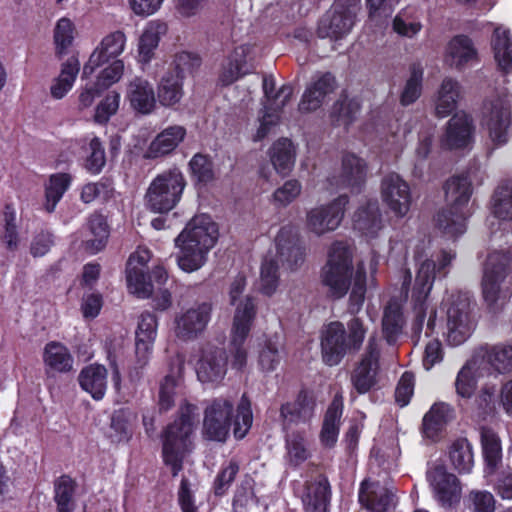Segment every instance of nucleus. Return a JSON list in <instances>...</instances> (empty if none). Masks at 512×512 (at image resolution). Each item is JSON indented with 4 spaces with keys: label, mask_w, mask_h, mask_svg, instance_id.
<instances>
[{
    "label": "nucleus",
    "mask_w": 512,
    "mask_h": 512,
    "mask_svg": "<svg viewBox=\"0 0 512 512\" xmlns=\"http://www.w3.org/2000/svg\"><path fill=\"white\" fill-rule=\"evenodd\" d=\"M203 414L202 434L206 439L217 442L226 441L232 424L235 438H244L253 422L251 402L245 394L237 405L234 422V404L227 398L218 397L208 401Z\"/></svg>",
    "instance_id": "nucleus-2"
},
{
    "label": "nucleus",
    "mask_w": 512,
    "mask_h": 512,
    "mask_svg": "<svg viewBox=\"0 0 512 512\" xmlns=\"http://www.w3.org/2000/svg\"><path fill=\"white\" fill-rule=\"evenodd\" d=\"M358 10L359 0H335L318 24V36L332 40L344 38L351 32Z\"/></svg>",
    "instance_id": "nucleus-11"
},
{
    "label": "nucleus",
    "mask_w": 512,
    "mask_h": 512,
    "mask_svg": "<svg viewBox=\"0 0 512 512\" xmlns=\"http://www.w3.org/2000/svg\"><path fill=\"white\" fill-rule=\"evenodd\" d=\"M210 302L195 303L181 310L174 318V334L181 341H193L206 330L212 316Z\"/></svg>",
    "instance_id": "nucleus-14"
},
{
    "label": "nucleus",
    "mask_w": 512,
    "mask_h": 512,
    "mask_svg": "<svg viewBox=\"0 0 512 512\" xmlns=\"http://www.w3.org/2000/svg\"><path fill=\"white\" fill-rule=\"evenodd\" d=\"M166 31L167 26L164 22L152 20L146 24L138 41V56L140 62L148 63L151 61L158 47L160 38Z\"/></svg>",
    "instance_id": "nucleus-38"
},
{
    "label": "nucleus",
    "mask_w": 512,
    "mask_h": 512,
    "mask_svg": "<svg viewBox=\"0 0 512 512\" xmlns=\"http://www.w3.org/2000/svg\"><path fill=\"white\" fill-rule=\"evenodd\" d=\"M449 458L456 470L469 472L473 466V453L467 439L455 440L449 450Z\"/></svg>",
    "instance_id": "nucleus-49"
},
{
    "label": "nucleus",
    "mask_w": 512,
    "mask_h": 512,
    "mask_svg": "<svg viewBox=\"0 0 512 512\" xmlns=\"http://www.w3.org/2000/svg\"><path fill=\"white\" fill-rule=\"evenodd\" d=\"M183 76L174 72L165 73L157 85V98L164 107L178 104L183 97Z\"/></svg>",
    "instance_id": "nucleus-42"
},
{
    "label": "nucleus",
    "mask_w": 512,
    "mask_h": 512,
    "mask_svg": "<svg viewBox=\"0 0 512 512\" xmlns=\"http://www.w3.org/2000/svg\"><path fill=\"white\" fill-rule=\"evenodd\" d=\"M427 480L436 501L445 508L459 503L462 488L458 478L447 472L441 464H434L427 470Z\"/></svg>",
    "instance_id": "nucleus-17"
},
{
    "label": "nucleus",
    "mask_w": 512,
    "mask_h": 512,
    "mask_svg": "<svg viewBox=\"0 0 512 512\" xmlns=\"http://www.w3.org/2000/svg\"><path fill=\"white\" fill-rule=\"evenodd\" d=\"M74 39V25L68 18H61L57 21L54 29V43L56 55L62 57L72 45Z\"/></svg>",
    "instance_id": "nucleus-56"
},
{
    "label": "nucleus",
    "mask_w": 512,
    "mask_h": 512,
    "mask_svg": "<svg viewBox=\"0 0 512 512\" xmlns=\"http://www.w3.org/2000/svg\"><path fill=\"white\" fill-rule=\"evenodd\" d=\"M510 257L507 253L495 251L489 254L482 278V293L490 307L504 303L511 294V285L507 282L510 269Z\"/></svg>",
    "instance_id": "nucleus-9"
},
{
    "label": "nucleus",
    "mask_w": 512,
    "mask_h": 512,
    "mask_svg": "<svg viewBox=\"0 0 512 512\" xmlns=\"http://www.w3.org/2000/svg\"><path fill=\"white\" fill-rule=\"evenodd\" d=\"M187 131L182 125H170L161 130L143 150L142 158L156 160L171 155L184 141Z\"/></svg>",
    "instance_id": "nucleus-22"
},
{
    "label": "nucleus",
    "mask_w": 512,
    "mask_h": 512,
    "mask_svg": "<svg viewBox=\"0 0 512 512\" xmlns=\"http://www.w3.org/2000/svg\"><path fill=\"white\" fill-rule=\"evenodd\" d=\"M454 418V409L445 402L434 403L424 415L422 432L426 438L435 440L445 426Z\"/></svg>",
    "instance_id": "nucleus-34"
},
{
    "label": "nucleus",
    "mask_w": 512,
    "mask_h": 512,
    "mask_svg": "<svg viewBox=\"0 0 512 512\" xmlns=\"http://www.w3.org/2000/svg\"><path fill=\"white\" fill-rule=\"evenodd\" d=\"M76 145L79 146V156L84 159L85 170L92 174H99L105 164L106 156L102 142L98 137H86L83 140L77 141Z\"/></svg>",
    "instance_id": "nucleus-35"
},
{
    "label": "nucleus",
    "mask_w": 512,
    "mask_h": 512,
    "mask_svg": "<svg viewBox=\"0 0 512 512\" xmlns=\"http://www.w3.org/2000/svg\"><path fill=\"white\" fill-rule=\"evenodd\" d=\"M472 137V120L466 114L458 113L448 121L441 143L448 149H460L468 146Z\"/></svg>",
    "instance_id": "nucleus-29"
},
{
    "label": "nucleus",
    "mask_w": 512,
    "mask_h": 512,
    "mask_svg": "<svg viewBox=\"0 0 512 512\" xmlns=\"http://www.w3.org/2000/svg\"><path fill=\"white\" fill-rule=\"evenodd\" d=\"M280 342L278 336L265 340L259 352V365L264 371H273L280 362Z\"/></svg>",
    "instance_id": "nucleus-58"
},
{
    "label": "nucleus",
    "mask_w": 512,
    "mask_h": 512,
    "mask_svg": "<svg viewBox=\"0 0 512 512\" xmlns=\"http://www.w3.org/2000/svg\"><path fill=\"white\" fill-rule=\"evenodd\" d=\"M481 442L487 465L491 468H495L502 456L499 437L492 429L483 427L481 429Z\"/></svg>",
    "instance_id": "nucleus-54"
},
{
    "label": "nucleus",
    "mask_w": 512,
    "mask_h": 512,
    "mask_svg": "<svg viewBox=\"0 0 512 512\" xmlns=\"http://www.w3.org/2000/svg\"><path fill=\"white\" fill-rule=\"evenodd\" d=\"M280 273L279 262L272 252H269L262 260L260 266V277L258 281L259 291L266 295L272 296L279 285Z\"/></svg>",
    "instance_id": "nucleus-45"
},
{
    "label": "nucleus",
    "mask_w": 512,
    "mask_h": 512,
    "mask_svg": "<svg viewBox=\"0 0 512 512\" xmlns=\"http://www.w3.org/2000/svg\"><path fill=\"white\" fill-rule=\"evenodd\" d=\"M367 175L366 162L355 154L348 153L342 158V166L337 177H334L338 187H358L364 183Z\"/></svg>",
    "instance_id": "nucleus-33"
},
{
    "label": "nucleus",
    "mask_w": 512,
    "mask_h": 512,
    "mask_svg": "<svg viewBox=\"0 0 512 512\" xmlns=\"http://www.w3.org/2000/svg\"><path fill=\"white\" fill-rule=\"evenodd\" d=\"M127 286L131 294L138 298H149L154 291V284L151 277L147 278L144 269L127 268Z\"/></svg>",
    "instance_id": "nucleus-51"
},
{
    "label": "nucleus",
    "mask_w": 512,
    "mask_h": 512,
    "mask_svg": "<svg viewBox=\"0 0 512 512\" xmlns=\"http://www.w3.org/2000/svg\"><path fill=\"white\" fill-rule=\"evenodd\" d=\"M228 357L223 348L205 346L196 365L198 379L203 383H218L227 372Z\"/></svg>",
    "instance_id": "nucleus-20"
},
{
    "label": "nucleus",
    "mask_w": 512,
    "mask_h": 512,
    "mask_svg": "<svg viewBox=\"0 0 512 512\" xmlns=\"http://www.w3.org/2000/svg\"><path fill=\"white\" fill-rule=\"evenodd\" d=\"M471 193V183L467 177H452L446 182L445 196L447 208L440 210L435 217L437 228L446 237L456 238L465 233V208Z\"/></svg>",
    "instance_id": "nucleus-7"
},
{
    "label": "nucleus",
    "mask_w": 512,
    "mask_h": 512,
    "mask_svg": "<svg viewBox=\"0 0 512 512\" xmlns=\"http://www.w3.org/2000/svg\"><path fill=\"white\" fill-rule=\"evenodd\" d=\"M88 228L93 237L86 240V249L94 254L105 246L109 235L108 226L103 216L92 215Z\"/></svg>",
    "instance_id": "nucleus-52"
},
{
    "label": "nucleus",
    "mask_w": 512,
    "mask_h": 512,
    "mask_svg": "<svg viewBox=\"0 0 512 512\" xmlns=\"http://www.w3.org/2000/svg\"><path fill=\"white\" fill-rule=\"evenodd\" d=\"M107 374V369L103 365H88L78 376L79 384L93 399L101 400L107 390Z\"/></svg>",
    "instance_id": "nucleus-36"
},
{
    "label": "nucleus",
    "mask_w": 512,
    "mask_h": 512,
    "mask_svg": "<svg viewBox=\"0 0 512 512\" xmlns=\"http://www.w3.org/2000/svg\"><path fill=\"white\" fill-rule=\"evenodd\" d=\"M493 213L502 221L512 220V185H502L493 196Z\"/></svg>",
    "instance_id": "nucleus-55"
},
{
    "label": "nucleus",
    "mask_w": 512,
    "mask_h": 512,
    "mask_svg": "<svg viewBox=\"0 0 512 512\" xmlns=\"http://www.w3.org/2000/svg\"><path fill=\"white\" fill-rule=\"evenodd\" d=\"M331 488L328 479L318 475L305 484L302 503L305 512H328Z\"/></svg>",
    "instance_id": "nucleus-26"
},
{
    "label": "nucleus",
    "mask_w": 512,
    "mask_h": 512,
    "mask_svg": "<svg viewBox=\"0 0 512 512\" xmlns=\"http://www.w3.org/2000/svg\"><path fill=\"white\" fill-rule=\"evenodd\" d=\"M80 70V63L77 57L71 56L61 65L60 74L55 77L50 85V95L53 99L64 98L72 89Z\"/></svg>",
    "instance_id": "nucleus-39"
},
{
    "label": "nucleus",
    "mask_w": 512,
    "mask_h": 512,
    "mask_svg": "<svg viewBox=\"0 0 512 512\" xmlns=\"http://www.w3.org/2000/svg\"><path fill=\"white\" fill-rule=\"evenodd\" d=\"M71 176L67 173H56L50 176L45 184V202L44 209L52 213L58 202L63 197L71 184Z\"/></svg>",
    "instance_id": "nucleus-46"
},
{
    "label": "nucleus",
    "mask_w": 512,
    "mask_h": 512,
    "mask_svg": "<svg viewBox=\"0 0 512 512\" xmlns=\"http://www.w3.org/2000/svg\"><path fill=\"white\" fill-rule=\"evenodd\" d=\"M348 197L340 195L327 204H321L311 208L306 214L307 230L320 237L335 231L341 224Z\"/></svg>",
    "instance_id": "nucleus-15"
},
{
    "label": "nucleus",
    "mask_w": 512,
    "mask_h": 512,
    "mask_svg": "<svg viewBox=\"0 0 512 512\" xmlns=\"http://www.w3.org/2000/svg\"><path fill=\"white\" fill-rule=\"evenodd\" d=\"M179 381V377L174 374L166 375L161 381L158 395V406L161 412H166L174 406Z\"/></svg>",
    "instance_id": "nucleus-59"
},
{
    "label": "nucleus",
    "mask_w": 512,
    "mask_h": 512,
    "mask_svg": "<svg viewBox=\"0 0 512 512\" xmlns=\"http://www.w3.org/2000/svg\"><path fill=\"white\" fill-rule=\"evenodd\" d=\"M483 125L494 148L508 143L511 136L510 104L506 97L497 96L485 102Z\"/></svg>",
    "instance_id": "nucleus-13"
},
{
    "label": "nucleus",
    "mask_w": 512,
    "mask_h": 512,
    "mask_svg": "<svg viewBox=\"0 0 512 512\" xmlns=\"http://www.w3.org/2000/svg\"><path fill=\"white\" fill-rule=\"evenodd\" d=\"M476 387V380L473 374V368L470 363H467L458 372L455 388L459 396L469 398L473 394Z\"/></svg>",
    "instance_id": "nucleus-64"
},
{
    "label": "nucleus",
    "mask_w": 512,
    "mask_h": 512,
    "mask_svg": "<svg viewBox=\"0 0 512 512\" xmlns=\"http://www.w3.org/2000/svg\"><path fill=\"white\" fill-rule=\"evenodd\" d=\"M218 236V226L209 215L194 216L175 238V245L179 248V268L188 273L199 270L206 263Z\"/></svg>",
    "instance_id": "nucleus-3"
},
{
    "label": "nucleus",
    "mask_w": 512,
    "mask_h": 512,
    "mask_svg": "<svg viewBox=\"0 0 512 512\" xmlns=\"http://www.w3.org/2000/svg\"><path fill=\"white\" fill-rule=\"evenodd\" d=\"M125 98L131 108L142 115H149L156 109L154 87L142 77H134L128 82Z\"/></svg>",
    "instance_id": "nucleus-25"
},
{
    "label": "nucleus",
    "mask_w": 512,
    "mask_h": 512,
    "mask_svg": "<svg viewBox=\"0 0 512 512\" xmlns=\"http://www.w3.org/2000/svg\"><path fill=\"white\" fill-rule=\"evenodd\" d=\"M276 253L273 256L278 259L282 265H287L288 269L294 270L304 261V249L299 244L294 230L291 226L282 227L276 238Z\"/></svg>",
    "instance_id": "nucleus-24"
},
{
    "label": "nucleus",
    "mask_w": 512,
    "mask_h": 512,
    "mask_svg": "<svg viewBox=\"0 0 512 512\" xmlns=\"http://www.w3.org/2000/svg\"><path fill=\"white\" fill-rule=\"evenodd\" d=\"M343 414V403L337 397L329 405L323 419L320 441L323 446L332 448L338 439Z\"/></svg>",
    "instance_id": "nucleus-40"
},
{
    "label": "nucleus",
    "mask_w": 512,
    "mask_h": 512,
    "mask_svg": "<svg viewBox=\"0 0 512 512\" xmlns=\"http://www.w3.org/2000/svg\"><path fill=\"white\" fill-rule=\"evenodd\" d=\"M383 333L389 343L401 333L403 326V316L400 305L395 301H390L384 310Z\"/></svg>",
    "instance_id": "nucleus-50"
},
{
    "label": "nucleus",
    "mask_w": 512,
    "mask_h": 512,
    "mask_svg": "<svg viewBox=\"0 0 512 512\" xmlns=\"http://www.w3.org/2000/svg\"><path fill=\"white\" fill-rule=\"evenodd\" d=\"M192 176L200 183H208L214 179L211 159L201 153L195 154L189 161Z\"/></svg>",
    "instance_id": "nucleus-61"
},
{
    "label": "nucleus",
    "mask_w": 512,
    "mask_h": 512,
    "mask_svg": "<svg viewBox=\"0 0 512 512\" xmlns=\"http://www.w3.org/2000/svg\"><path fill=\"white\" fill-rule=\"evenodd\" d=\"M270 161L274 169L283 175L288 174L295 163L296 151L293 143L287 138L278 139L269 149Z\"/></svg>",
    "instance_id": "nucleus-44"
},
{
    "label": "nucleus",
    "mask_w": 512,
    "mask_h": 512,
    "mask_svg": "<svg viewBox=\"0 0 512 512\" xmlns=\"http://www.w3.org/2000/svg\"><path fill=\"white\" fill-rule=\"evenodd\" d=\"M353 227L367 239L378 236L384 224L377 200H369L358 207L353 216Z\"/></svg>",
    "instance_id": "nucleus-27"
},
{
    "label": "nucleus",
    "mask_w": 512,
    "mask_h": 512,
    "mask_svg": "<svg viewBox=\"0 0 512 512\" xmlns=\"http://www.w3.org/2000/svg\"><path fill=\"white\" fill-rule=\"evenodd\" d=\"M127 37L123 31L116 30L107 34L91 53L83 67L82 78H88L94 71L111 58L120 56L126 47Z\"/></svg>",
    "instance_id": "nucleus-19"
},
{
    "label": "nucleus",
    "mask_w": 512,
    "mask_h": 512,
    "mask_svg": "<svg viewBox=\"0 0 512 512\" xmlns=\"http://www.w3.org/2000/svg\"><path fill=\"white\" fill-rule=\"evenodd\" d=\"M157 317L149 312L142 313L135 332V347L138 361L145 364L152 352L157 337Z\"/></svg>",
    "instance_id": "nucleus-30"
},
{
    "label": "nucleus",
    "mask_w": 512,
    "mask_h": 512,
    "mask_svg": "<svg viewBox=\"0 0 512 512\" xmlns=\"http://www.w3.org/2000/svg\"><path fill=\"white\" fill-rule=\"evenodd\" d=\"M321 282L330 298L338 300L349 291V311L357 313L365 300L366 271L363 263L357 265L353 277V248L345 241H335L327 253V261L321 270Z\"/></svg>",
    "instance_id": "nucleus-1"
},
{
    "label": "nucleus",
    "mask_w": 512,
    "mask_h": 512,
    "mask_svg": "<svg viewBox=\"0 0 512 512\" xmlns=\"http://www.w3.org/2000/svg\"><path fill=\"white\" fill-rule=\"evenodd\" d=\"M422 29L414 8L401 10L393 20V30L400 36L412 38Z\"/></svg>",
    "instance_id": "nucleus-48"
},
{
    "label": "nucleus",
    "mask_w": 512,
    "mask_h": 512,
    "mask_svg": "<svg viewBox=\"0 0 512 512\" xmlns=\"http://www.w3.org/2000/svg\"><path fill=\"white\" fill-rule=\"evenodd\" d=\"M186 184L179 168L161 172L149 184L144 196L145 206L154 213L171 211L180 202Z\"/></svg>",
    "instance_id": "nucleus-8"
},
{
    "label": "nucleus",
    "mask_w": 512,
    "mask_h": 512,
    "mask_svg": "<svg viewBox=\"0 0 512 512\" xmlns=\"http://www.w3.org/2000/svg\"><path fill=\"white\" fill-rule=\"evenodd\" d=\"M454 257L455 255L451 252L441 251L437 255L436 260L425 259L419 264L412 293L414 302V321L412 325L414 332L419 333L422 331L428 314L429 316L426 322L427 330L433 331L436 310L429 305L428 295L433 287L436 269L438 272H441L450 265Z\"/></svg>",
    "instance_id": "nucleus-5"
},
{
    "label": "nucleus",
    "mask_w": 512,
    "mask_h": 512,
    "mask_svg": "<svg viewBox=\"0 0 512 512\" xmlns=\"http://www.w3.org/2000/svg\"><path fill=\"white\" fill-rule=\"evenodd\" d=\"M292 95L293 88L290 85H283L270 102L265 104L264 114L259 120V127L253 137L254 141H261L269 134L271 128L278 123V112L290 101Z\"/></svg>",
    "instance_id": "nucleus-28"
},
{
    "label": "nucleus",
    "mask_w": 512,
    "mask_h": 512,
    "mask_svg": "<svg viewBox=\"0 0 512 512\" xmlns=\"http://www.w3.org/2000/svg\"><path fill=\"white\" fill-rule=\"evenodd\" d=\"M366 328L358 317L352 318L345 327L340 321L323 326L320 346L323 362L328 366L338 365L346 355L356 353L363 345Z\"/></svg>",
    "instance_id": "nucleus-4"
},
{
    "label": "nucleus",
    "mask_w": 512,
    "mask_h": 512,
    "mask_svg": "<svg viewBox=\"0 0 512 512\" xmlns=\"http://www.w3.org/2000/svg\"><path fill=\"white\" fill-rule=\"evenodd\" d=\"M379 356V341L370 336L362 359L351 374V383L358 394H365L376 385Z\"/></svg>",
    "instance_id": "nucleus-16"
},
{
    "label": "nucleus",
    "mask_w": 512,
    "mask_h": 512,
    "mask_svg": "<svg viewBox=\"0 0 512 512\" xmlns=\"http://www.w3.org/2000/svg\"><path fill=\"white\" fill-rule=\"evenodd\" d=\"M315 400L307 391H300L294 401L281 405L280 418L283 430L288 432L294 425L306 424L315 415Z\"/></svg>",
    "instance_id": "nucleus-23"
},
{
    "label": "nucleus",
    "mask_w": 512,
    "mask_h": 512,
    "mask_svg": "<svg viewBox=\"0 0 512 512\" xmlns=\"http://www.w3.org/2000/svg\"><path fill=\"white\" fill-rule=\"evenodd\" d=\"M461 97V86L458 81L452 78H445L438 90L435 103V113L439 118L447 117L457 107Z\"/></svg>",
    "instance_id": "nucleus-41"
},
{
    "label": "nucleus",
    "mask_w": 512,
    "mask_h": 512,
    "mask_svg": "<svg viewBox=\"0 0 512 512\" xmlns=\"http://www.w3.org/2000/svg\"><path fill=\"white\" fill-rule=\"evenodd\" d=\"M487 360L499 373L512 370V345H495L487 351Z\"/></svg>",
    "instance_id": "nucleus-57"
},
{
    "label": "nucleus",
    "mask_w": 512,
    "mask_h": 512,
    "mask_svg": "<svg viewBox=\"0 0 512 512\" xmlns=\"http://www.w3.org/2000/svg\"><path fill=\"white\" fill-rule=\"evenodd\" d=\"M252 60V46L244 44L235 47L222 64L219 81L223 85H231L241 77L252 73L254 70Z\"/></svg>",
    "instance_id": "nucleus-21"
},
{
    "label": "nucleus",
    "mask_w": 512,
    "mask_h": 512,
    "mask_svg": "<svg viewBox=\"0 0 512 512\" xmlns=\"http://www.w3.org/2000/svg\"><path fill=\"white\" fill-rule=\"evenodd\" d=\"M380 193L383 202L395 216L404 217L408 214L412 204L411 190L399 174H386L381 180Z\"/></svg>",
    "instance_id": "nucleus-18"
},
{
    "label": "nucleus",
    "mask_w": 512,
    "mask_h": 512,
    "mask_svg": "<svg viewBox=\"0 0 512 512\" xmlns=\"http://www.w3.org/2000/svg\"><path fill=\"white\" fill-rule=\"evenodd\" d=\"M197 407L184 403L179 408V417L168 425L162 435V457L175 477L182 470L183 459L189 449L190 437L195 428Z\"/></svg>",
    "instance_id": "nucleus-6"
},
{
    "label": "nucleus",
    "mask_w": 512,
    "mask_h": 512,
    "mask_svg": "<svg viewBox=\"0 0 512 512\" xmlns=\"http://www.w3.org/2000/svg\"><path fill=\"white\" fill-rule=\"evenodd\" d=\"M286 449L288 461L294 466L303 463L309 457L304 436L301 434L287 435Z\"/></svg>",
    "instance_id": "nucleus-62"
},
{
    "label": "nucleus",
    "mask_w": 512,
    "mask_h": 512,
    "mask_svg": "<svg viewBox=\"0 0 512 512\" xmlns=\"http://www.w3.org/2000/svg\"><path fill=\"white\" fill-rule=\"evenodd\" d=\"M474 306L466 293L452 295L447 302L446 339L452 346L464 343L476 327Z\"/></svg>",
    "instance_id": "nucleus-10"
},
{
    "label": "nucleus",
    "mask_w": 512,
    "mask_h": 512,
    "mask_svg": "<svg viewBox=\"0 0 512 512\" xmlns=\"http://www.w3.org/2000/svg\"><path fill=\"white\" fill-rule=\"evenodd\" d=\"M477 57V51L470 38L464 35L455 36L447 45L445 61L455 68H462Z\"/></svg>",
    "instance_id": "nucleus-37"
},
{
    "label": "nucleus",
    "mask_w": 512,
    "mask_h": 512,
    "mask_svg": "<svg viewBox=\"0 0 512 512\" xmlns=\"http://www.w3.org/2000/svg\"><path fill=\"white\" fill-rule=\"evenodd\" d=\"M410 75L401 93L400 102L407 106L414 103L421 95L423 68L420 64L414 63L410 66Z\"/></svg>",
    "instance_id": "nucleus-53"
},
{
    "label": "nucleus",
    "mask_w": 512,
    "mask_h": 512,
    "mask_svg": "<svg viewBox=\"0 0 512 512\" xmlns=\"http://www.w3.org/2000/svg\"><path fill=\"white\" fill-rule=\"evenodd\" d=\"M360 106L355 99H349L347 96H341L331 110L330 119L333 125L348 126L359 112Z\"/></svg>",
    "instance_id": "nucleus-47"
},
{
    "label": "nucleus",
    "mask_w": 512,
    "mask_h": 512,
    "mask_svg": "<svg viewBox=\"0 0 512 512\" xmlns=\"http://www.w3.org/2000/svg\"><path fill=\"white\" fill-rule=\"evenodd\" d=\"M393 493L379 482L364 480L359 489V501L371 512H386L393 504Z\"/></svg>",
    "instance_id": "nucleus-32"
},
{
    "label": "nucleus",
    "mask_w": 512,
    "mask_h": 512,
    "mask_svg": "<svg viewBox=\"0 0 512 512\" xmlns=\"http://www.w3.org/2000/svg\"><path fill=\"white\" fill-rule=\"evenodd\" d=\"M492 49L498 68L505 74L512 72V39L509 30L503 27L494 30Z\"/></svg>",
    "instance_id": "nucleus-43"
},
{
    "label": "nucleus",
    "mask_w": 512,
    "mask_h": 512,
    "mask_svg": "<svg viewBox=\"0 0 512 512\" xmlns=\"http://www.w3.org/2000/svg\"><path fill=\"white\" fill-rule=\"evenodd\" d=\"M301 191L302 185L298 180H287L274 191L272 195L273 203L279 207H286L300 196Z\"/></svg>",
    "instance_id": "nucleus-63"
},
{
    "label": "nucleus",
    "mask_w": 512,
    "mask_h": 512,
    "mask_svg": "<svg viewBox=\"0 0 512 512\" xmlns=\"http://www.w3.org/2000/svg\"><path fill=\"white\" fill-rule=\"evenodd\" d=\"M256 309L252 298H245L235 309L231 328L230 347L232 353V367L240 370L247 363V350L244 343L250 333Z\"/></svg>",
    "instance_id": "nucleus-12"
},
{
    "label": "nucleus",
    "mask_w": 512,
    "mask_h": 512,
    "mask_svg": "<svg viewBox=\"0 0 512 512\" xmlns=\"http://www.w3.org/2000/svg\"><path fill=\"white\" fill-rule=\"evenodd\" d=\"M470 512H495L496 500L492 493L485 490H472L466 498Z\"/></svg>",
    "instance_id": "nucleus-60"
},
{
    "label": "nucleus",
    "mask_w": 512,
    "mask_h": 512,
    "mask_svg": "<svg viewBox=\"0 0 512 512\" xmlns=\"http://www.w3.org/2000/svg\"><path fill=\"white\" fill-rule=\"evenodd\" d=\"M43 363L47 375L66 374L74 369V358L61 342H48L43 350Z\"/></svg>",
    "instance_id": "nucleus-31"
}]
</instances>
